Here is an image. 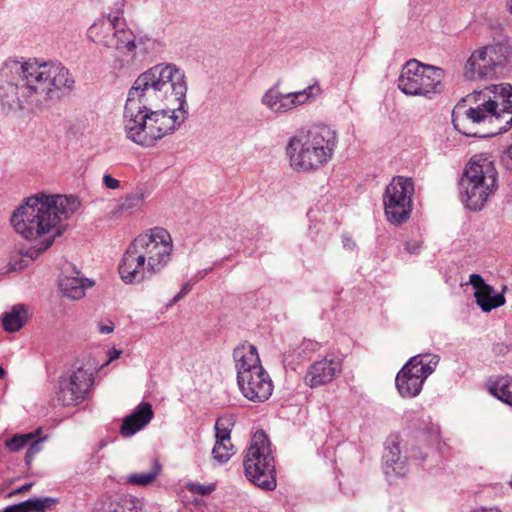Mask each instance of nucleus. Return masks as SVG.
Instances as JSON below:
<instances>
[{"instance_id":"12","label":"nucleus","mask_w":512,"mask_h":512,"mask_svg":"<svg viewBox=\"0 0 512 512\" xmlns=\"http://www.w3.org/2000/svg\"><path fill=\"white\" fill-rule=\"evenodd\" d=\"M439 356L432 353L411 357L395 378L396 388L403 398H414L420 394L425 380L435 371Z\"/></svg>"},{"instance_id":"8","label":"nucleus","mask_w":512,"mask_h":512,"mask_svg":"<svg viewBox=\"0 0 512 512\" xmlns=\"http://www.w3.org/2000/svg\"><path fill=\"white\" fill-rule=\"evenodd\" d=\"M497 170L483 155H474L460 179V195L467 208L478 211L497 188Z\"/></svg>"},{"instance_id":"46","label":"nucleus","mask_w":512,"mask_h":512,"mask_svg":"<svg viewBox=\"0 0 512 512\" xmlns=\"http://www.w3.org/2000/svg\"><path fill=\"white\" fill-rule=\"evenodd\" d=\"M470 512H501L499 509L497 508H484V507H480V508H477V509H474Z\"/></svg>"},{"instance_id":"53","label":"nucleus","mask_w":512,"mask_h":512,"mask_svg":"<svg viewBox=\"0 0 512 512\" xmlns=\"http://www.w3.org/2000/svg\"><path fill=\"white\" fill-rule=\"evenodd\" d=\"M130 512H139L137 509L133 510L131 509Z\"/></svg>"},{"instance_id":"13","label":"nucleus","mask_w":512,"mask_h":512,"mask_svg":"<svg viewBox=\"0 0 512 512\" xmlns=\"http://www.w3.org/2000/svg\"><path fill=\"white\" fill-rule=\"evenodd\" d=\"M413 194L412 178L404 176L392 178L383 193L384 212L390 223L401 225L410 218Z\"/></svg>"},{"instance_id":"29","label":"nucleus","mask_w":512,"mask_h":512,"mask_svg":"<svg viewBox=\"0 0 512 512\" xmlns=\"http://www.w3.org/2000/svg\"><path fill=\"white\" fill-rule=\"evenodd\" d=\"M33 439V433L16 434L5 441V447L9 452L15 453L25 448Z\"/></svg>"},{"instance_id":"19","label":"nucleus","mask_w":512,"mask_h":512,"mask_svg":"<svg viewBox=\"0 0 512 512\" xmlns=\"http://www.w3.org/2000/svg\"><path fill=\"white\" fill-rule=\"evenodd\" d=\"M154 417L152 405L149 402H141L134 411L124 417L120 428V434L129 438L143 429Z\"/></svg>"},{"instance_id":"9","label":"nucleus","mask_w":512,"mask_h":512,"mask_svg":"<svg viewBox=\"0 0 512 512\" xmlns=\"http://www.w3.org/2000/svg\"><path fill=\"white\" fill-rule=\"evenodd\" d=\"M243 467L246 478L260 489L273 491L277 487L271 443L263 430L253 434L243 460Z\"/></svg>"},{"instance_id":"45","label":"nucleus","mask_w":512,"mask_h":512,"mask_svg":"<svg viewBox=\"0 0 512 512\" xmlns=\"http://www.w3.org/2000/svg\"><path fill=\"white\" fill-rule=\"evenodd\" d=\"M207 274V270L199 271L190 281H193L194 283L203 279Z\"/></svg>"},{"instance_id":"49","label":"nucleus","mask_w":512,"mask_h":512,"mask_svg":"<svg viewBox=\"0 0 512 512\" xmlns=\"http://www.w3.org/2000/svg\"><path fill=\"white\" fill-rule=\"evenodd\" d=\"M507 114L511 115L510 118L506 121V125L504 130L507 131L508 129L512 128V112H506Z\"/></svg>"},{"instance_id":"5","label":"nucleus","mask_w":512,"mask_h":512,"mask_svg":"<svg viewBox=\"0 0 512 512\" xmlns=\"http://www.w3.org/2000/svg\"><path fill=\"white\" fill-rule=\"evenodd\" d=\"M172 238L162 227L138 235L126 249L118 266L119 275L126 284L140 283L160 273L170 262Z\"/></svg>"},{"instance_id":"24","label":"nucleus","mask_w":512,"mask_h":512,"mask_svg":"<svg viewBox=\"0 0 512 512\" xmlns=\"http://www.w3.org/2000/svg\"><path fill=\"white\" fill-rule=\"evenodd\" d=\"M162 466L157 459H153L149 472L132 473L127 476L126 482L133 486H148L156 481L161 474Z\"/></svg>"},{"instance_id":"4","label":"nucleus","mask_w":512,"mask_h":512,"mask_svg":"<svg viewBox=\"0 0 512 512\" xmlns=\"http://www.w3.org/2000/svg\"><path fill=\"white\" fill-rule=\"evenodd\" d=\"M87 36L94 43L115 49L114 67L118 69L138 67L164 48L162 41L148 34H135L125 18L118 16L96 20L89 27Z\"/></svg>"},{"instance_id":"54","label":"nucleus","mask_w":512,"mask_h":512,"mask_svg":"<svg viewBox=\"0 0 512 512\" xmlns=\"http://www.w3.org/2000/svg\"><path fill=\"white\" fill-rule=\"evenodd\" d=\"M510 484H511V487H512V479H511V482H510Z\"/></svg>"},{"instance_id":"10","label":"nucleus","mask_w":512,"mask_h":512,"mask_svg":"<svg viewBox=\"0 0 512 512\" xmlns=\"http://www.w3.org/2000/svg\"><path fill=\"white\" fill-rule=\"evenodd\" d=\"M100 370L99 362L92 355L78 358L72 367L59 377L57 399L64 406L82 403L94 384L95 374Z\"/></svg>"},{"instance_id":"28","label":"nucleus","mask_w":512,"mask_h":512,"mask_svg":"<svg viewBox=\"0 0 512 512\" xmlns=\"http://www.w3.org/2000/svg\"><path fill=\"white\" fill-rule=\"evenodd\" d=\"M216 441L212 449L213 458L220 464L226 463L234 454L231 437L215 435Z\"/></svg>"},{"instance_id":"36","label":"nucleus","mask_w":512,"mask_h":512,"mask_svg":"<svg viewBox=\"0 0 512 512\" xmlns=\"http://www.w3.org/2000/svg\"><path fill=\"white\" fill-rule=\"evenodd\" d=\"M103 184L107 189H118L120 187V181L112 177L110 174H104Z\"/></svg>"},{"instance_id":"11","label":"nucleus","mask_w":512,"mask_h":512,"mask_svg":"<svg viewBox=\"0 0 512 512\" xmlns=\"http://www.w3.org/2000/svg\"><path fill=\"white\" fill-rule=\"evenodd\" d=\"M444 71L411 59L403 66L398 78V88L406 95L431 99L444 89Z\"/></svg>"},{"instance_id":"25","label":"nucleus","mask_w":512,"mask_h":512,"mask_svg":"<svg viewBox=\"0 0 512 512\" xmlns=\"http://www.w3.org/2000/svg\"><path fill=\"white\" fill-rule=\"evenodd\" d=\"M57 502L58 500L52 497H34L17 503V509L19 512H46L51 510Z\"/></svg>"},{"instance_id":"32","label":"nucleus","mask_w":512,"mask_h":512,"mask_svg":"<svg viewBox=\"0 0 512 512\" xmlns=\"http://www.w3.org/2000/svg\"><path fill=\"white\" fill-rule=\"evenodd\" d=\"M280 93L275 87L268 89L262 96L261 103L275 113Z\"/></svg>"},{"instance_id":"44","label":"nucleus","mask_w":512,"mask_h":512,"mask_svg":"<svg viewBox=\"0 0 512 512\" xmlns=\"http://www.w3.org/2000/svg\"><path fill=\"white\" fill-rule=\"evenodd\" d=\"M191 289H192V284H191V281H189V282H186V283H184V284L182 285V287H181V289H180L179 293H180L183 297H185V296L190 292V290H191Z\"/></svg>"},{"instance_id":"6","label":"nucleus","mask_w":512,"mask_h":512,"mask_svg":"<svg viewBox=\"0 0 512 512\" xmlns=\"http://www.w3.org/2000/svg\"><path fill=\"white\" fill-rule=\"evenodd\" d=\"M337 134L327 125H316L297 131L288 141L286 154L296 171H313L333 156Z\"/></svg>"},{"instance_id":"31","label":"nucleus","mask_w":512,"mask_h":512,"mask_svg":"<svg viewBox=\"0 0 512 512\" xmlns=\"http://www.w3.org/2000/svg\"><path fill=\"white\" fill-rule=\"evenodd\" d=\"M234 423L235 421L233 415H225L219 417L215 423V435H220L228 438L231 437L230 435Z\"/></svg>"},{"instance_id":"14","label":"nucleus","mask_w":512,"mask_h":512,"mask_svg":"<svg viewBox=\"0 0 512 512\" xmlns=\"http://www.w3.org/2000/svg\"><path fill=\"white\" fill-rule=\"evenodd\" d=\"M508 48L503 44L488 45L472 53L465 65L467 79L493 77L507 62Z\"/></svg>"},{"instance_id":"20","label":"nucleus","mask_w":512,"mask_h":512,"mask_svg":"<svg viewBox=\"0 0 512 512\" xmlns=\"http://www.w3.org/2000/svg\"><path fill=\"white\" fill-rule=\"evenodd\" d=\"M233 359L237 370V377L243 371L251 373L252 370L259 371L263 369L257 348L249 343L237 346L233 351Z\"/></svg>"},{"instance_id":"17","label":"nucleus","mask_w":512,"mask_h":512,"mask_svg":"<svg viewBox=\"0 0 512 512\" xmlns=\"http://www.w3.org/2000/svg\"><path fill=\"white\" fill-rule=\"evenodd\" d=\"M342 370V362L338 358L325 357L310 365L305 375V383L316 388L332 382Z\"/></svg>"},{"instance_id":"47","label":"nucleus","mask_w":512,"mask_h":512,"mask_svg":"<svg viewBox=\"0 0 512 512\" xmlns=\"http://www.w3.org/2000/svg\"><path fill=\"white\" fill-rule=\"evenodd\" d=\"M182 298H183V296H182L180 293L176 294V295H175V296L170 300V302H169L168 306H172V305L176 304V303H177L178 301H180Z\"/></svg>"},{"instance_id":"7","label":"nucleus","mask_w":512,"mask_h":512,"mask_svg":"<svg viewBox=\"0 0 512 512\" xmlns=\"http://www.w3.org/2000/svg\"><path fill=\"white\" fill-rule=\"evenodd\" d=\"M484 102L477 107L467 109L462 116L453 111L452 123L456 130L467 137L489 138L499 132H484L475 127L484 123L488 118L501 117L505 112H512V86L501 83L486 87L479 92Z\"/></svg>"},{"instance_id":"52","label":"nucleus","mask_w":512,"mask_h":512,"mask_svg":"<svg viewBox=\"0 0 512 512\" xmlns=\"http://www.w3.org/2000/svg\"><path fill=\"white\" fill-rule=\"evenodd\" d=\"M509 10L512 13V0L509 1Z\"/></svg>"},{"instance_id":"34","label":"nucleus","mask_w":512,"mask_h":512,"mask_svg":"<svg viewBox=\"0 0 512 512\" xmlns=\"http://www.w3.org/2000/svg\"><path fill=\"white\" fill-rule=\"evenodd\" d=\"M295 108V102L290 93H280L275 113H286Z\"/></svg>"},{"instance_id":"30","label":"nucleus","mask_w":512,"mask_h":512,"mask_svg":"<svg viewBox=\"0 0 512 512\" xmlns=\"http://www.w3.org/2000/svg\"><path fill=\"white\" fill-rule=\"evenodd\" d=\"M321 91L320 86L318 84H313L308 86L307 88L290 93L293 102H295V108L299 105L306 103L311 97L316 94H319Z\"/></svg>"},{"instance_id":"2","label":"nucleus","mask_w":512,"mask_h":512,"mask_svg":"<svg viewBox=\"0 0 512 512\" xmlns=\"http://www.w3.org/2000/svg\"><path fill=\"white\" fill-rule=\"evenodd\" d=\"M74 80L58 61L9 58L0 67V106L7 114L36 113L56 91L71 90Z\"/></svg>"},{"instance_id":"18","label":"nucleus","mask_w":512,"mask_h":512,"mask_svg":"<svg viewBox=\"0 0 512 512\" xmlns=\"http://www.w3.org/2000/svg\"><path fill=\"white\" fill-rule=\"evenodd\" d=\"M469 283L475 290L476 303L484 312H490L505 304V297L487 284L481 275L471 274Z\"/></svg>"},{"instance_id":"35","label":"nucleus","mask_w":512,"mask_h":512,"mask_svg":"<svg viewBox=\"0 0 512 512\" xmlns=\"http://www.w3.org/2000/svg\"><path fill=\"white\" fill-rule=\"evenodd\" d=\"M42 439H33L30 443H29V447L26 451V454H25V462L27 465H30L31 462L33 461L34 459V456L39 453L42 449Z\"/></svg>"},{"instance_id":"38","label":"nucleus","mask_w":512,"mask_h":512,"mask_svg":"<svg viewBox=\"0 0 512 512\" xmlns=\"http://www.w3.org/2000/svg\"><path fill=\"white\" fill-rule=\"evenodd\" d=\"M126 5V0H119L113 4L112 12L108 14V16H118V18H122L121 15L124 13V7Z\"/></svg>"},{"instance_id":"43","label":"nucleus","mask_w":512,"mask_h":512,"mask_svg":"<svg viewBox=\"0 0 512 512\" xmlns=\"http://www.w3.org/2000/svg\"><path fill=\"white\" fill-rule=\"evenodd\" d=\"M119 355H120V351H118V350H116V349H112V350H110V352H109V359H108V360H106V361H105L104 363H102V364H100V363H99L100 369H101L103 366L107 365L111 360L118 358V357H119Z\"/></svg>"},{"instance_id":"23","label":"nucleus","mask_w":512,"mask_h":512,"mask_svg":"<svg viewBox=\"0 0 512 512\" xmlns=\"http://www.w3.org/2000/svg\"><path fill=\"white\" fill-rule=\"evenodd\" d=\"M27 319V310L25 305L17 304L12 307L10 312L4 313L2 317V325L5 331H19L25 324Z\"/></svg>"},{"instance_id":"48","label":"nucleus","mask_w":512,"mask_h":512,"mask_svg":"<svg viewBox=\"0 0 512 512\" xmlns=\"http://www.w3.org/2000/svg\"><path fill=\"white\" fill-rule=\"evenodd\" d=\"M1 512H19L17 509V504L9 505L5 507Z\"/></svg>"},{"instance_id":"3","label":"nucleus","mask_w":512,"mask_h":512,"mask_svg":"<svg viewBox=\"0 0 512 512\" xmlns=\"http://www.w3.org/2000/svg\"><path fill=\"white\" fill-rule=\"evenodd\" d=\"M80 202L75 196L46 195L38 193L26 199L11 216L14 230L29 241H36L34 246L21 250L20 260L9 263L11 270H22L27 267L26 260L38 259L59 237L63 229L58 224L73 214Z\"/></svg>"},{"instance_id":"50","label":"nucleus","mask_w":512,"mask_h":512,"mask_svg":"<svg viewBox=\"0 0 512 512\" xmlns=\"http://www.w3.org/2000/svg\"><path fill=\"white\" fill-rule=\"evenodd\" d=\"M5 376V370L0 366V379Z\"/></svg>"},{"instance_id":"39","label":"nucleus","mask_w":512,"mask_h":512,"mask_svg":"<svg viewBox=\"0 0 512 512\" xmlns=\"http://www.w3.org/2000/svg\"><path fill=\"white\" fill-rule=\"evenodd\" d=\"M405 250L409 254H417L420 250V246H419L418 242H416V241H407L405 243Z\"/></svg>"},{"instance_id":"21","label":"nucleus","mask_w":512,"mask_h":512,"mask_svg":"<svg viewBox=\"0 0 512 512\" xmlns=\"http://www.w3.org/2000/svg\"><path fill=\"white\" fill-rule=\"evenodd\" d=\"M147 197V191L144 187H137L135 191L121 198L112 211L113 216L131 215L139 210Z\"/></svg>"},{"instance_id":"26","label":"nucleus","mask_w":512,"mask_h":512,"mask_svg":"<svg viewBox=\"0 0 512 512\" xmlns=\"http://www.w3.org/2000/svg\"><path fill=\"white\" fill-rule=\"evenodd\" d=\"M489 391L497 399L512 407V377H500L489 387Z\"/></svg>"},{"instance_id":"27","label":"nucleus","mask_w":512,"mask_h":512,"mask_svg":"<svg viewBox=\"0 0 512 512\" xmlns=\"http://www.w3.org/2000/svg\"><path fill=\"white\" fill-rule=\"evenodd\" d=\"M321 345L319 342L304 339L299 345L292 349V353L285 354L284 361H289L290 357H296V359L301 362L307 360L312 357L319 349Z\"/></svg>"},{"instance_id":"37","label":"nucleus","mask_w":512,"mask_h":512,"mask_svg":"<svg viewBox=\"0 0 512 512\" xmlns=\"http://www.w3.org/2000/svg\"><path fill=\"white\" fill-rule=\"evenodd\" d=\"M501 162L507 169L512 170V144L503 152Z\"/></svg>"},{"instance_id":"41","label":"nucleus","mask_w":512,"mask_h":512,"mask_svg":"<svg viewBox=\"0 0 512 512\" xmlns=\"http://www.w3.org/2000/svg\"><path fill=\"white\" fill-rule=\"evenodd\" d=\"M98 328L101 334H109L114 330V324L111 321H107L106 323H100Z\"/></svg>"},{"instance_id":"16","label":"nucleus","mask_w":512,"mask_h":512,"mask_svg":"<svg viewBox=\"0 0 512 512\" xmlns=\"http://www.w3.org/2000/svg\"><path fill=\"white\" fill-rule=\"evenodd\" d=\"M382 469L387 481L391 484L404 478L408 472L407 457L402 454L397 436L387 439L382 454Z\"/></svg>"},{"instance_id":"40","label":"nucleus","mask_w":512,"mask_h":512,"mask_svg":"<svg viewBox=\"0 0 512 512\" xmlns=\"http://www.w3.org/2000/svg\"><path fill=\"white\" fill-rule=\"evenodd\" d=\"M342 243H343L344 248L351 250V251H353L357 246L356 242L352 239V237L347 236V235L342 236Z\"/></svg>"},{"instance_id":"15","label":"nucleus","mask_w":512,"mask_h":512,"mask_svg":"<svg viewBox=\"0 0 512 512\" xmlns=\"http://www.w3.org/2000/svg\"><path fill=\"white\" fill-rule=\"evenodd\" d=\"M237 383L243 396L252 402H264L272 394L273 384L269 374L263 368L261 372L243 371L237 377Z\"/></svg>"},{"instance_id":"33","label":"nucleus","mask_w":512,"mask_h":512,"mask_svg":"<svg viewBox=\"0 0 512 512\" xmlns=\"http://www.w3.org/2000/svg\"><path fill=\"white\" fill-rule=\"evenodd\" d=\"M186 488L189 492L192 494L200 495V496H206L211 494L216 489V485L211 484H201L197 482H191L186 485Z\"/></svg>"},{"instance_id":"22","label":"nucleus","mask_w":512,"mask_h":512,"mask_svg":"<svg viewBox=\"0 0 512 512\" xmlns=\"http://www.w3.org/2000/svg\"><path fill=\"white\" fill-rule=\"evenodd\" d=\"M93 284L89 279L79 277V272H77L76 276H63L59 280V288L63 296L73 300L84 297L85 289Z\"/></svg>"},{"instance_id":"1","label":"nucleus","mask_w":512,"mask_h":512,"mask_svg":"<svg viewBox=\"0 0 512 512\" xmlns=\"http://www.w3.org/2000/svg\"><path fill=\"white\" fill-rule=\"evenodd\" d=\"M188 80L172 62L158 63L142 72L128 90L123 112L126 136L151 147L172 134L187 119Z\"/></svg>"},{"instance_id":"51","label":"nucleus","mask_w":512,"mask_h":512,"mask_svg":"<svg viewBox=\"0 0 512 512\" xmlns=\"http://www.w3.org/2000/svg\"><path fill=\"white\" fill-rule=\"evenodd\" d=\"M509 189H510V197L512 198V180L509 183Z\"/></svg>"},{"instance_id":"42","label":"nucleus","mask_w":512,"mask_h":512,"mask_svg":"<svg viewBox=\"0 0 512 512\" xmlns=\"http://www.w3.org/2000/svg\"><path fill=\"white\" fill-rule=\"evenodd\" d=\"M31 486H32L31 483H26V484L22 485L21 487L15 489L14 491L10 492L7 496L12 497L13 495L28 491L31 488Z\"/></svg>"}]
</instances>
